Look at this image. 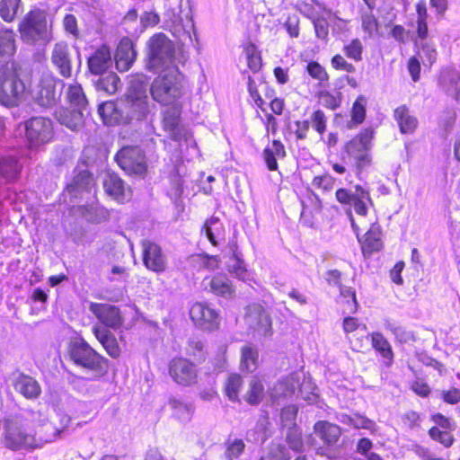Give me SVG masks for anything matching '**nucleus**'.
<instances>
[{
    "mask_svg": "<svg viewBox=\"0 0 460 460\" xmlns=\"http://www.w3.org/2000/svg\"><path fill=\"white\" fill-rule=\"evenodd\" d=\"M242 385V378L239 375H231L226 384V394L231 401L238 399L239 389Z\"/></svg>",
    "mask_w": 460,
    "mask_h": 460,
    "instance_id": "obj_51",
    "label": "nucleus"
},
{
    "mask_svg": "<svg viewBox=\"0 0 460 460\" xmlns=\"http://www.w3.org/2000/svg\"><path fill=\"white\" fill-rule=\"evenodd\" d=\"M190 316L196 326L205 331H214L219 327L218 313L208 304L197 302L190 309Z\"/></svg>",
    "mask_w": 460,
    "mask_h": 460,
    "instance_id": "obj_14",
    "label": "nucleus"
},
{
    "mask_svg": "<svg viewBox=\"0 0 460 460\" xmlns=\"http://www.w3.org/2000/svg\"><path fill=\"white\" fill-rule=\"evenodd\" d=\"M311 120L313 127L318 133L323 134L325 131L326 118L322 111H314L311 116Z\"/></svg>",
    "mask_w": 460,
    "mask_h": 460,
    "instance_id": "obj_64",
    "label": "nucleus"
},
{
    "mask_svg": "<svg viewBox=\"0 0 460 460\" xmlns=\"http://www.w3.org/2000/svg\"><path fill=\"white\" fill-rule=\"evenodd\" d=\"M168 407L172 411L173 418L181 422L186 423L191 420L193 407L190 403L184 402L181 398L171 397L168 400Z\"/></svg>",
    "mask_w": 460,
    "mask_h": 460,
    "instance_id": "obj_30",
    "label": "nucleus"
},
{
    "mask_svg": "<svg viewBox=\"0 0 460 460\" xmlns=\"http://www.w3.org/2000/svg\"><path fill=\"white\" fill-rule=\"evenodd\" d=\"M93 333L111 358H116L119 356L120 349L118 341L109 330L94 325Z\"/></svg>",
    "mask_w": 460,
    "mask_h": 460,
    "instance_id": "obj_26",
    "label": "nucleus"
},
{
    "mask_svg": "<svg viewBox=\"0 0 460 460\" xmlns=\"http://www.w3.org/2000/svg\"><path fill=\"white\" fill-rule=\"evenodd\" d=\"M111 63V54L106 46L98 49L88 59L89 69L94 75L104 73Z\"/></svg>",
    "mask_w": 460,
    "mask_h": 460,
    "instance_id": "obj_25",
    "label": "nucleus"
},
{
    "mask_svg": "<svg viewBox=\"0 0 460 460\" xmlns=\"http://www.w3.org/2000/svg\"><path fill=\"white\" fill-rule=\"evenodd\" d=\"M89 310L102 323L110 328H119L123 323L120 311L115 305L91 303Z\"/></svg>",
    "mask_w": 460,
    "mask_h": 460,
    "instance_id": "obj_17",
    "label": "nucleus"
},
{
    "mask_svg": "<svg viewBox=\"0 0 460 460\" xmlns=\"http://www.w3.org/2000/svg\"><path fill=\"white\" fill-rule=\"evenodd\" d=\"M103 188L109 196L120 203L128 200L131 197L130 190L125 187L123 181L116 174L111 173L105 177Z\"/></svg>",
    "mask_w": 460,
    "mask_h": 460,
    "instance_id": "obj_23",
    "label": "nucleus"
},
{
    "mask_svg": "<svg viewBox=\"0 0 460 460\" xmlns=\"http://www.w3.org/2000/svg\"><path fill=\"white\" fill-rule=\"evenodd\" d=\"M71 196L77 198L84 194H90L94 190L93 177L87 171L79 172L66 187Z\"/></svg>",
    "mask_w": 460,
    "mask_h": 460,
    "instance_id": "obj_24",
    "label": "nucleus"
},
{
    "mask_svg": "<svg viewBox=\"0 0 460 460\" xmlns=\"http://www.w3.org/2000/svg\"><path fill=\"white\" fill-rule=\"evenodd\" d=\"M300 376L292 374L285 380L279 381L273 389L271 396L277 399L281 396H288L295 393L296 389L300 385Z\"/></svg>",
    "mask_w": 460,
    "mask_h": 460,
    "instance_id": "obj_34",
    "label": "nucleus"
},
{
    "mask_svg": "<svg viewBox=\"0 0 460 460\" xmlns=\"http://www.w3.org/2000/svg\"><path fill=\"white\" fill-rule=\"evenodd\" d=\"M244 443L242 439H234L229 441L226 450V457L228 460L237 458L244 449Z\"/></svg>",
    "mask_w": 460,
    "mask_h": 460,
    "instance_id": "obj_59",
    "label": "nucleus"
},
{
    "mask_svg": "<svg viewBox=\"0 0 460 460\" xmlns=\"http://www.w3.org/2000/svg\"><path fill=\"white\" fill-rule=\"evenodd\" d=\"M203 284L206 288L217 296H230L234 288L230 280L225 275L215 276L211 279H205Z\"/></svg>",
    "mask_w": 460,
    "mask_h": 460,
    "instance_id": "obj_31",
    "label": "nucleus"
},
{
    "mask_svg": "<svg viewBox=\"0 0 460 460\" xmlns=\"http://www.w3.org/2000/svg\"><path fill=\"white\" fill-rule=\"evenodd\" d=\"M158 76L153 81L150 93L153 99L162 105L178 103L182 94L181 75L177 66L156 71Z\"/></svg>",
    "mask_w": 460,
    "mask_h": 460,
    "instance_id": "obj_2",
    "label": "nucleus"
},
{
    "mask_svg": "<svg viewBox=\"0 0 460 460\" xmlns=\"http://www.w3.org/2000/svg\"><path fill=\"white\" fill-rule=\"evenodd\" d=\"M338 303L342 307L344 314H354L358 307L355 291L348 287H341Z\"/></svg>",
    "mask_w": 460,
    "mask_h": 460,
    "instance_id": "obj_39",
    "label": "nucleus"
},
{
    "mask_svg": "<svg viewBox=\"0 0 460 460\" xmlns=\"http://www.w3.org/2000/svg\"><path fill=\"white\" fill-rule=\"evenodd\" d=\"M51 62L62 76H71V53L66 42H58L54 45L51 53Z\"/></svg>",
    "mask_w": 460,
    "mask_h": 460,
    "instance_id": "obj_20",
    "label": "nucleus"
},
{
    "mask_svg": "<svg viewBox=\"0 0 460 460\" xmlns=\"http://www.w3.org/2000/svg\"><path fill=\"white\" fill-rule=\"evenodd\" d=\"M25 138L31 149L49 143L54 135L53 124L45 117H33L24 122Z\"/></svg>",
    "mask_w": 460,
    "mask_h": 460,
    "instance_id": "obj_10",
    "label": "nucleus"
},
{
    "mask_svg": "<svg viewBox=\"0 0 460 460\" xmlns=\"http://www.w3.org/2000/svg\"><path fill=\"white\" fill-rule=\"evenodd\" d=\"M19 31L21 39L28 44L46 43L51 39L47 16L40 10H32L24 16L19 24Z\"/></svg>",
    "mask_w": 460,
    "mask_h": 460,
    "instance_id": "obj_5",
    "label": "nucleus"
},
{
    "mask_svg": "<svg viewBox=\"0 0 460 460\" xmlns=\"http://www.w3.org/2000/svg\"><path fill=\"white\" fill-rule=\"evenodd\" d=\"M247 64L252 72H258L261 67V58L255 47L251 45L245 49Z\"/></svg>",
    "mask_w": 460,
    "mask_h": 460,
    "instance_id": "obj_57",
    "label": "nucleus"
},
{
    "mask_svg": "<svg viewBox=\"0 0 460 460\" xmlns=\"http://www.w3.org/2000/svg\"><path fill=\"white\" fill-rule=\"evenodd\" d=\"M417 12V34L419 39L425 40L428 35L427 18L428 12L425 1H419L416 4Z\"/></svg>",
    "mask_w": 460,
    "mask_h": 460,
    "instance_id": "obj_43",
    "label": "nucleus"
},
{
    "mask_svg": "<svg viewBox=\"0 0 460 460\" xmlns=\"http://www.w3.org/2000/svg\"><path fill=\"white\" fill-rule=\"evenodd\" d=\"M264 396V386L261 380L254 377L250 383V388L246 395V401L250 404H258Z\"/></svg>",
    "mask_w": 460,
    "mask_h": 460,
    "instance_id": "obj_48",
    "label": "nucleus"
},
{
    "mask_svg": "<svg viewBox=\"0 0 460 460\" xmlns=\"http://www.w3.org/2000/svg\"><path fill=\"white\" fill-rule=\"evenodd\" d=\"M360 21L362 30L367 34V38L374 39L376 36H381L378 21L372 13V10L361 11Z\"/></svg>",
    "mask_w": 460,
    "mask_h": 460,
    "instance_id": "obj_40",
    "label": "nucleus"
},
{
    "mask_svg": "<svg viewBox=\"0 0 460 460\" xmlns=\"http://www.w3.org/2000/svg\"><path fill=\"white\" fill-rule=\"evenodd\" d=\"M335 180L329 174L316 176L313 180V185L323 190H330L334 187Z\"/></svg>",
    "mask_w": 460,
    "mask_h": 460,
    "instance_id": "obj_63",
    "label": "nucleus"
},
{
    "mask_svg": "<svg viewBox=\"0 0 460 460\" xmlns=\"http://www.w3.org/2000/svg\"><path fill=\"white\" fill-rule=\"evenodd\" d=\"M451 430H440L438 427H433L429 430L430 438L440 442L447 447H449L454 442V437L450 433Z\"/></svg>",
    "mask_w": 460,
    "mask_h": 460,
    "instance_id": "obj_53",
    "label": "nucleus"
},
{
    "mask_svg": "<svg viewBox=\"0 0 460 460\" xmlns=\"http://www.w3.org/2000/svg\"><path fill=\"white\" fill-rule=\"evenodd\" d=\"M342 327L351 348L354 350L361 349L364 341L367 339V326L359 323L357 318L348 316L344 318Z\"/></svg>",
    "mask_w": 460,
    "mask_h": 460,
    "instance_id": "obj_19",
    "label": "nucleus"
},
{
    "mask_svg": "<svg viewBox=\"0 0 460 460\" xmlns=\"http://www.w3.org/2000/svg\"><path fill=\"white\" fill-rule=\"evenodd\" d=\"M417 57L420 59L424 66L430 67L437 59V51L435 48L429 44L424 43L421 45Z\"/></svg>",
    "mask_w": 460,
    "mask_h": 460,
    "instance_id": "obj_50",
    "label": "nucleus"
},
{
    "mask_svg": "<svg viewBox=\"0 0 460 460\" xmlns=\"http://www.w3.org/2000/svg\"><path fill=\"white\" fill-rule=\"evenodd\" d=\"M119 82V78L115 74H109L99 79L96 86L99 90L104 91L109 94H113L117 92Z\"/></svg>",
    "mask_w": 460,
    "mask_h": 460,
    "instance_id": "obj_49",
    "label": "nucleus"
},
{
    "mask_svg": "<svg viewBox=\"0 0 460 460\" xmlns=\"http://www.w3.org/2000/svg\"><path fill=\"white\" fill-rule=\"evenodd\" d=\"M22 11V0H0V17L6 22H13Z\"/></svg>",
    "mask_w": 460,
    "mask_h": 460,
    "instance_id": "obj_38",
    "label": "nucleus"
},
{
    "mask_svg": "<svg viewBox=\"0 0 460 460\" xmlns=\"http://www.w3.org/2000/svg\"><path fill=\"white\" fill-rule=\"evenodd\" d=\"M60 432L61 430L56 428L52 423L45 421L40 427L37 428L34 435L36 436V438H40V437L47 438L50 435H53V438L50 440L44 441L45 445L47 443L53 442Z\"/></svg>",
    "mask_w": 460,
    "mask_h": 460,
    "instance_id": "obj_52",
    "label": "nucleus"
},
{
    "mask_svg": "<svg viewBox=\"0 0 460 460\" xmlns=\"http://www.w3.org/2000/svg\"><path fill=\"white\" fill-rule=\"evenodd\" d=\"M241 366L243 369L248 372H253L257 367L258 362V352L257 350L249 346L245 345L242 348Z\"/></svg>",
    "mask_w": 460,
    "mask_h": 460,
    "instance_id": "obj_45",
    "label": "nucleus"
},
{
    "mask_svg": "<svg viewBox=\"0 0 460 460\" xmlns=\"http://www.w3.org/2000/svg\"><path fill=\"white\" fill-rule=\"evenodd\" d=\"M206 235L213 245L217 244V241L223 237V226L217 218H211L204 225Z\"/></svg>",
    "mask_w": 460,
    "mask_h": 460,
    "instance_id": "obj_47",
    "label": "nucleus"
},
{
    "mask_svg": "<svg viewBox=\"0 0 460 460\" xmlns=\"http://www.w3.org/2000/svg\"><path fill=\"white\" fill-rule=\"evenodd\" d=\"M69 355L75 365L93 372L94 378L103 376L106 372L107 360L84 339L74 341L71 343Z\"/></svg>",
    "mask_w": 460,
    "mask_h": 460,
    "instance_id": "obj_4",
    "label": "nucleus"
},
{
    "mask_svg": "<svg viewBox=\"0 0 460 460\" xmlns=\"http://www.w3.org/2000/svg\"><path fill=\"white\" fill-rule=\"evenodd\" d=\"M352 427L355 429H365L370 430L372 433L376 431V424L371 420L358 414L353 415Z\"/></svg>",
    "mask_w": 460,
    "mask_h": 460,
    "instance_id": "obj_62",
    "label": "nucleus"
},
{
    "mask_svg": "<svg viewBox=\"0 0 460 460\" xmlns=\"http://www.w3.org/2000/svg\"><path fill=\"white\" fill-rule=\"evenodd\" d=\"M314 429L315 434L328 445L335 444L341 434L339 426L324 420L316 422L314 426Z\"/></svg>",
    "mask_w": 460,
    "mask_h": 460,
    "instance_id": "obj_29",
    "label": "nucleus"
},
{
    "mask_svg": "<svg viewBox=\"0 0 460 460\" xmlns=\"http://www.w3.org/2000/svg\"><path fill=\"white\" fill-rule=\"evenodd\" d=\"M16 51L15 34L12 30L0 31V62L12 58Z\"/></svg>",
    "mask_w": 460,
    "mask_h": 460,
    "instance_id": "obj_35",
    "label": "nucleus"
},
{
    "mask_svg": "<svg viewBox=\"0 0 460 460\" xmlns=\"http://www.w3.org/2000/svg\"><path fill=\"white\" fill-rule=\"evenodd\" d=\"M146 68L156 72L176 66L174 64V49L172 41L164 34L156 33L147 42Z\"/></svg>",
    "mask_w": 460,
    "mask_h": 460,
    "instance_id": "obj_3",
    "label": "nucleus"
},
{
    "mask_svg": "<svg viewBox=\"0 0 460 460\" xmlns=\"http://www.w3.org/2000/svg\"><path fill=\"white\" fill-rule=\"evenodd\" d=\"M143 261L145 266L155 272H163L166 269V258L161 248L155 243L144 241Z\"/></svg>",
    "mask_w": 460,
    "mask_h": 460,
    "instance_id": "obj_18",
    "label": "nucleus"
},
{
    "mask_svg": "<svg viewBox=\"0 0 460 460\" xmlns=\"http://www.w3.org/2000/svg\"><path fill=\"white\" fill-rule=\"evenodd\" d=\"M345 54L348 58L356 61L361 60L362 57V44L358 39L353 40L349 45L344 48Z\"/></svg>",
    "mask_w": 460,
    "mask_h": 460,
    "instance_id": "obj_61",
    "label": "nucleus"
},
{
    "mask_svg": "<svg viewBox=\"0 0 460 460\" xmlns=\"http://www.w3.org/2000/svg\"><path fill=\"white\" fill-rule=\"evenodd\" d=\"M373 137L374 129L367 128L348 142L345 146V150L349 156L355 161L358 174L371 165L372 157L370 150Z\"/></svg>",
    "mask_w": 460,
    "mask_h": 460,
    "instance_id": "obj_8",
    "label": "nucleus"
},
{
    "mask_svg": "<svg viewBox=\"0 0 460 460\" xmlns=\"http://www.w3.org/2000/svg\"><path fill=\"white\" fill-rule=\"evenodd\" d=\"M394 117L402 134L412 133L418 126L417 119L411 114L409 109L404 105L394 110Z\"/></svg>",
    "mask_w": 460,
    "mask_h": 460,
    "instance_id": "obj_28",
    "label": "nucleus"
},
{
    "mask_svg": "<svg viewBox=\"0 0 460 460\" xmlns=\"http://www.w3.org/2000/svg\"><path fill=\"white\" fill-rule=\"evenodd\" d=\"M335 196L340 203L349 205L360 217H367L369 208L374 207L369 191L360 185H356L354 190L340 188Z\"/></svg>",
    "mask_w": 460,
    "mask_h": 460,
    "instance_id": "obj_12",
    "label": "nucleus"
},
{
    "mask_svg": "<svg viewBox=\"0 0 460 460\" xmlns=\"http://www.w3.org/2000/svg\"><path fill=\"white\" fill-rule=\"evenodd\" d=\"M385 329L390 331L394 335L396 341L401 344L410 343L415 340L414 334L411 331H409L394 323L387 322L385 323Z\"/></svg>",
    "mask_w": 460,
    "mask_h": 460,
    "instance_id": "obj_46",
    "label": "nucleus"
},
{
    "mask_svg": "<svg viewBox=\"0 0 460 460\" xmlns=\"http://www.w3.org/2000/svg\"><path fill=\"white\" fill-rule=\"evenodd\" d=\"M366 106L367 99L363 95H359L354 102L351 108V120L349 127L358 126L361 124L366 118Z\"/></svg>",
    "mask_w": 460,
    "mask_h": 460,
    "instance_id": "obj_44",
    "label": "nucleus"
},
{
    "mask_svg": "<svg viewBox=\"0 0 460 460\" xmlns=\"http://www.w3.org/2000/svg\"><path fill=\"white\" fill-rule=\"evenodd\" d=\"M290 455L288 449L281 445L273 446L270 448L269 455L260 460H289Z\"/></svg>",
    "mask_w": 460,
    "mask_h": 460,
    "instance_id": "obj_60",
    "label": "nucleus"
},
{
    "mask_svg": "<svg viewBox=\"0 0 460 460\" xmlns=\"http://www.w3.org/2000/svg\"><path fill=\"white\" fill-rule=\"evenodd\" d=\"M119 102L124 117L127 116V123L133 119H143L149 112L146 84L141 80L137 83L132 81L126 98Z\"/></svg>",
    "mask_w": 460,
    "mask_h": 460,
    "instance_id": "obj_6",
    "label": "nucleus"
},
{
    "mask_svg": "<svg viewBox=\"0 0 460 460\" xmlns=\"http://www.w3.org/2000/svg\"><path fill=\"white\" fill-rule=\"evenodd\" d=\"M98 113L106 125L127 124V116L124 117L119 101L102 103L98 108Z\"/></svg>",
    "mask_w": 460,
    "mask_h": 460,
    "instance_id": "obj_22",
    "label": "nucleus"
},
{
    "mask_svg": "<svg viewBox=\"0 0 460 460\" xmlns=\"http://www.w3.org/2000/svg\"><path fill=\"white\" fill-rule=\"evenodd\" d=\"M163 113V127L169 133L170 137L180 143L182 148V142L185 143L187 148H190L192 153L197 154L196 142L192 135L184 128L180 126L181 106L179 103L169 105Z\"/></svg>",
    "mask_w": 460,
    "mask_h": 460,
    "instance_id": "obj_9",
    "label": "nucleus"
},
{
    "mask_svg": "<svg viewBox=\"0 0 460 460\" xmlns=\"http://www.w3.org/2000/svg\"><path fill=\"white\" fill-rule=\"evenodd\" d=\"M436 394L439 399L447 404L455 405L460 402V389L456 387L438 390L436 391Z\"/></svg>",
    "mask_w": 460,
    "mask_h": 460,
    "instance_id": "obj_54",
    "label": "nucleus"
},
{
    "mask_svg": "<svg viewBox=\"0 0 460 460\" xmlns=\"http://www.w3.org/2000/svg\"><path fill=\"white\" fill-rule=\"evenodd\" d=\"M319 102L322 105L335 110L341 105V93H331L329 92H321L319 94Z\"/></svg>",
    "mask_w": 460,
    "mask_h": 460,
    "instance_id": "obj_55",
    "label": "nucleus"
},
{
    "mask_svg": "<svg viewBox=\"0 0 460 460\" xmlns=\"http://www.w3.org/2000/svg\"><path fill=\"white\" fill-rule=\"evenodd\" d=\"M245 323L259 336L271 334V321L269 314L261 305L252 304L246 309Z\"/></svg>",
    "mask_w": 460,
    "mask_h": 460,
    "instance_id": "obj_15",
    "label": "nucleus"
},
{
    "mask_svg": "<svg viewBox=\"0 0 460 460\" xmlns=\"http://www.w3.org/2000/svg\"><path fill=\"white\" fill-rule=\"evenodd\" d=\"M80 211L83 217L90 222L99 223L106 220L109 217L108 210L100 206L99 203L93 201L90 204L80 207Z\"/></svg>",
    "mask_w": 460,
    "mask_h": 460,
    "instance_id": "obj_36",
    "label": "nucleus"
},
{
    "mask_svg": "<svg viewBox=\"0 0 460 460\" xmlns=\"http://www.w3.org/2000/svg\"><path fill=\"white\" fill-rule=\"evenodd\" d=\"M169 372L172 378L181 385H190L197 381L196 366L186 358L172 359L170 363Z\"/></svg>",
    "mask_w": 460,
    "mask_h": 460,
    "instance_id": "obj_16",
    "label": "nucleus"
},
{
    "mask_svg": "<svg viewBox=\"0 0 460 460\" xmlns=\"http://www.w3.org/2000/svg\"><path fill=\"white\" fill-rule=\"evenodd\" d=\"M381 246L382 243L379 229L375 226V224H372L371 227L365 234V237L362 242V248L365 252H372L378 251Z\"/></svg>",
    "mask_w": 460,
    "mask_h": 460,
    "instance_id": "obj_42",
    "label": "nucleus"
},
{
    "mask_svg": "<svg viewBox=\"0 0 460 460\" xmlns=\"http://www.w3.org/2000/svg\"><path fill=\"white\" fill-rule=\"evenodd\" d=\"M371 342L373 348L385 359L391 363L394 358V352L389 341L381 332L371 333Z\"/></svg>",
    "mask_w": 460,
    "mask_h": 460,
    "instance_id": "obj_41",
    "label": "nucleus"
},
{
    "mask_svg": "<svg viewBox=\"0 0 460 460\" xmlns=\"http://www.w3.org/2000/svg\"><path fill=\"white\" fill-rule=\"evenodd\" d=\"M116 161L129 174L142 175L146 171L145 156L138 147H123L116 155Z\"/></svg>",
    "mask_w": 460,
    "mask_h": 460,
    "instance_id": "obj_13",
    "label": "nucleus"
},
{
    "mask_svg": "<svg viewBox=\"0 0 460 460\" xmlns=\"http://www.w3.org/2000/svg\"><path fill=\"white\" fill-rule=\"evenodd\" d=\"M306 71L315 80H318L320 84L327 81L329 79L328 74L325 71L324 67L322 66L319 63L311 61L306 66Z\"/></svg>",
    "mask_w": 460,
    "mask_h": 460,
    "instance_id": "obj_58",
    "label": "nucleus"
},
{
    "mask_svg": "<svg viewBox=\"0 0 460 460\" xmlns=\"http://www.w3.org/2000/svg\"><path fill=\"white\" fill-rule=\"evenodd\" d=\"M14 386L16 391L28 399L37 398L41 392L39 383L28 376L17 377Z\"/></svg>",
    "mask_w": 460,
    "mask_h": 460,
    "instance_id": "obj_33",
    "label": "nucleus"
},
{
    "mask_svg": "<svg viewBox=\"0 0 460 460\" xmlns=\"http://www.w3.org/2000/svg\"><path fill=\"white\" fill-rule=\"evenodd\" d=\"M57 119L72 130L79 129L84 124V111L59 109L55 112Z\"/></svg>",
    "mask_w": 460,
    "mask_h": 460,
    "instance_id": "obj_27",
    "label": "nucleus"
},
{
    "mask_svg": "<svg viewBox=\"0 0 460 460\" xmlns=\"http://www.w3.org/2000/svg\"><path fill=\"white\" fill-rule=\"evenodd\" d=\"M53 435L47 438L36 436L26 430L19 419L8 418L4 420L1 443L12 451H32L44 446V441L50 440Z\"/></svg>",
    "mask_w": 460,
    "mask_h": 460,
    "instance_id": "obj_1",
    "label": "nucleus"
},
{
    "mask_svg": "<svg viewBox=\"0 0 460 460\" xmlns=\"http://www.w3.org/2000/svg\"><path fill=\"white\" fill-rule=\"evenodd\" d=\"M228 270L239 279L246 280L248 278V272L243 261L235 256L231 258L228 264Z\"/></svg>",
    "mask_w": 460,
    "mask_h": 460,
    "instance_id": "obj_56",
    "label": "nucleus"
},
{
    "mask_svg": "<svg viewBox=\"0 0 460 460\" xmlns=\"http://www.w3.org/2000/svg\"><path fill=\"white\" fill-rule=\"evenodd\" d=\"M25 89L13 64L0 68V102L4 106H17L23 100Z\"/></svg>",
    "mask_w": 460,
    "mask_h": 460,
    "instance_id": "obj_7",
    "label": "nucleus"
},
{
    "mask_svg": "<svg viewBox=\"0 0 460 460\" xmlns=\"http://www.w3.org/2000/svg\"><path fill=\"white\" fill-rule=\"evenodd\" d=\"M20 164L13 155H3L0 157V181H11L17 178L20 172Z\"/></svg>",
    "mask_w": 460,
    "mask_h": 460,
    "instance_id": "obj_32",
    "label": "nucleus"
},
{
    "mask_svg": "<svg viewBox=\"0 0 460 460\" xmlns=\"http://www.w3.org/2000/svg\"><path fill=\"white\" fill-rule=\"evenodd\" d=\"M57 83L58 79L53 75L43 73L31 90L34 102L43 108L53 107L59 98L56 89Z\"/></svg>",
    "mask_w": 460,
    "mask_h": 460,
    "instance_id": "obj_11",
    "label": "nucleus"
},
{
    "mask_svg": "<svg viewBox=\"0 0 460 460\" xmlns=\"http://www.w3.org/2000/svg\"><path fill=\"white\" fill-rule=\"evenodd\" d=\"M137 57L133 41L128 38H123L115 53L116 67L120 72L128 71L134 63Z\"/></svg>",
    "mask_w": 460,
    "mask_h": 460,
    "instance_id": "obj_21",
    "label": "nucleus"
},
{
    "mask_svg": "<svg viewBox=\"0 0 460 460\" xmlns=\"http://www.w3.org/2000/svg\"><path fill=\"white\" fill-rule=\"evenodd\" d=\"M66 99L75 109L84 111H86L88 102L83 88L79 84L75 83L68 85L66 90Z\"/></svg>",
    "mask_w": 460,
    "mask_h": 460,
    "instance_id": "obj_37",
    "label": "nucleus"
}]
</instances>
